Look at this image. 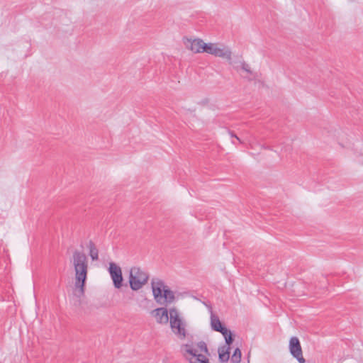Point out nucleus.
Instances as JSON below:
<instances>
[{
  "label": "nucleus",
  "instance_id": "1",
  "mask_svg": "<svg viewBox=\"0 0 363 363\" xmlns=\"http://www.w3.org/2000/svg\"><path fill=\"white\" fill-rule=\"evenodd\" d=\"M70 263L74 271V295L80 297L84 295L87 279L89 261L82 251L74 250L70 258Z\"/></svg>",
  "mask_w": 363,
  "mask_h": 363
},
{
  "label": "nucleus",
  "instance_id": "2",
  "mask_svg": "<svg viewBox=\"0 0 363 363\" xmlns=\"http://www.w3.org/2000/svg\"><path fill=\"white\" fill-rule=\"evenodd\" d=\"M152 289L155 301L160 305H167L174 300V294L163 281L160 279H152Z\"/></svg>",
  "mask_w": 363,
  "mask_h": 363
},
{
  "label": "nucleus",
  "instance_id": "3",
  "mask_svg": "<svg viewBox=\"0 0 363 363\" xmlns=\"http://www.w3.org/2000/svg\"><path fill=\"white\" fill-rule=\"evenodd\" d=\"M148 274L139 267H132L130 271L129 283L132 290L138 291L148 281Z\"/></svg>",
  "mask_w": 363,
  "mask_h": 363
},
{
  "label": "nucleus",
  "instance_id": "4",
  "mask_svg": "<svg viewBox=\"0 0 363 363\" xmlns=\"http://www.w3.org/2000/svg\"><path fill=\"white\" fill-rule=\"evenodd\" d=\"M169 323L173 333L181 339L185 338L186 324L175 308L169 309Z\"/></svg>",
  "mask_w": 363,
  "mask_h": 363
},
{
  "label": "nucleus",
  "instance_id": "5",
  "mask_svg": "<svg viewBox=\"0 0 363 363\" xmlns=\"http://www.w3.org/2000/svg\"><path fill=\"white\" fill-rule=\"evenodd\" d=\"M206 52L216 57H221L228 61L232 60V52L230 49L222 44L219 43H207Z\"/></svg>",
  "mask_w": 363,
  "mask_h": 363
},
{
  "label": "nucleus",
  "instance_id": "6",
  "mask_svg": "<svg viewBox=\"0 0 363 363\" xmlns=\"http://www.w3.org/2000/svg\"><path fill=\"white\" fill-rule=\"evenodd\" d=\"M183 355L189 363H209L208 359L202 354H198L189 345H184L182 347Z\"/></svg>",
  "mask_w": 363,
  "mask_h": 363
},
{
  "label": "nucleus",
  "instance_id": "7",
  "mask_svg": "<svg viewBox=\"0 0 363 363\" xmlns=\"http://www.w3.org/2000/svg\"><path fill=\"white\" fill-rule=\"evenodd\" d=\"M184 44L186 49L191 50L194 53L206 52L207 43L199 38H184Z\"/></svg>",
  "mask_w": 363,
  "mask_h": 363
},
{
  "label": "nucleus",
  "instance_id": "8",
  "mask_svg": "<svg viewBox=\"0 0 363 363\" xmlns=\"http://www.w3.org/2000/svg\"><path fill=\"white\" fill-rule=\"evenodd\" d=\"M289 348L291 354L296 358L299 363H305L306 359L303 356V352L300 341L298 337H292L289 340Z\"/></svg>",
  "mask_w": 363,
  "mask_h": 363
},
{
  "label": "nucleus",
  "instance_id": "9",
  "mask_svg": "<svg viewBox=\"0 0 363 363\" xmlns=\"http://www.w3.org/2000/svg\"><path fill=\"white\" fill-rule=\"evenodd\" d=\"M108 271L113 280V285L116 289L122 286L123 276L122 271L119 266L113 262L109 264Z\"/></svg>",
  "mask_w": 363,
  "mask_h": 363
},
{
  "label": "nucleus",
  "instance_id": "10",
  "mask_svg": "<svg viewBox=\"0 0 363 363\" xmlns=\"http://www.w3.org/2000/svg\"><path fill=\"white\" fill-rule=\"evenodd\" d=\"M152 315L155 318L157 323L160 324H167L169 320V311L166 308H158L151 312Z\"/></svg>",
  "mask_w": 363,
  "mask_h": 363
},
{
  "label": "nucleus",
  "instance_id": "11",
  "mask_svg": "<svg viewBox=\"0 0 363 363\" xmlns=\"http://www.w3.org/2000/svg\"><path fill=\"white\" fill-rule=\"evenodd\" d=\"M230 64L233 65L234 69H235L237 71H239L240 69L242 70L243 72H246L253 78L255 77V72L252 70L249 64H247L246 62H245L242 60H238L235 62L228 61Z\"/></svg>",
  "mask_w": 363,
  "mask_h": 363
},
{
  "label": "nucleus",
  "instance_id": "12",
  "mask_svg": "<svg viewBox=\"0 0 363 363\" xmlns=\"http://www.w3.org/2000/svg\"><path fill=\"white\" fill-rule=\"evenodd\" d=\"M230 347L223 346L218 348V358L220 362H227L230 359Z\"/></svg>",
  "mask_w": 363,
  "mask_h": 363
},
{
  "label": "nucleus",
  "instance_id": "13",
  "mask_svg": "<svg viewBox=\"0 0 363 363\" xmlns=\"http://www.w3.org/2000/svg\"><path fill=\"white\" fill-rule=\"evenodd\" d=\"M211 325L212 329L217 332L221 331L224 328L219 320V318L216 315L213 314L212 311L211 314Z\"/></svg>",
  "mask_w": 363,
  "mask_h": 363
},
{
  "label": "nucleus",
  "instance_id": "14",
  "mask_svg": "<svg viewBox=\"0 0 363 363\" xmlns=\"http://www.w3.org/2000/svg\"><path fill=\"white\" fill-rule=\"evenodd\" d=\"M89 255L91 258L92 260H97L98 259V254H99V252H98V250L97 248L96 247L95 245L94 244L93 242L90 241L89 242Z\"/></svg>",
  "mask_w": 363,
  "mask_h": 363
},
{
  "label": "nucleus",
  "instance_id": "15",
  "mask_svg": "<svg viewBox=\"0 0 363 363\" xmlns=\"http://www.w3.org/2000/svg\"><path fill=\"white\" fill-rule=\"evenodd\" d=\"M241 351L239 348H236L231 357V361L233 363H240L241 361Z\"/></svg>",
  "mask_w": 363,
  "mask_h": 363
},
{
  "label": "nucleus",
  "instance_id": "16",
  "mask_svg": "<svg viewBox=\"0 0 363 363\" xmlns=\"http://www.w3.org/2000/svg\"><path fill=\"white\" fill-rule=\"evenodd\" d=\"M197 347L199 350L196 349L198 352H204L205 354H208V350L207 348L206 344L204 342H200L197 344Z\"/></svg>",
  "mask_w": 363,
  "mask_h": 363
},
{
  "label": "nucleus",
  "instance_id": "17",
  "mask_svg": "<svg viewBox=\"0 0 363 363\" xmlns=\"http://www.w3.org/2000/svg\"><path fill=\"white\" fill-rule=\"evenodd\" d=\"M219 332L223 335L225 339V337H228V335H232L231 332L225 327L223 328V330L221 331H219Z\"/></svg>",
  "mask_w": 363,
  "mask_h": 363
},
{
  "label": "nucleus",
  "instance_id": "18",
  "mask_svg": "<svg viewBox=\"0 0 363 363\" xmlns=\"http://www.w3.org/2000/svg\"><path fill=\"white\" fill-rule=\"evenodd\" d=\"M225 343H226V345L225 346H229L233 343V337H232V335H228V337H225Z\"/></svg>",
  "mask_w": 363,
  "mask_h": 363
},
{
  "label": "nucleus",
  "instance_id": "19",
  "mask_svg": "<svg viewBox=\"0 0 363 363\" xmlns=\"http://www.w3.org/2000/svg\"><path fill=\"white\" fill-rule=\"evenodd\" d=\"M230 134L232 137H234L236 139V140H238L240 143H242L241 140L237 135H235L233 133H230Z\"/></svg>",
  "mask_w": 363,
  "mask_h": 363
},
{
  "label": "nucleus",
  "instance_id": "20",
  "mask_svg": "<svg viewBox=\"0 0 363 363\" xmlns=\"http://www.w3.org/2000/svg\"><path fill=\"white\" fill-rule=\"evenodd\" d=\"M236 143V140L232 141V143L235 144Z\"/></svg>",
  "mask_w": 363,
  "mask_h": 363
},
{
  "label": "nucleus",
  "instance_id": "21",
  "mask_svg": "<svg viewBox=\"0 0 363 363\" xmlns=\"http://www.w3.org/2000/svg\"><path fill=\"white\" fill-rule=\"evenodd\" d=\"M236 143V140L232 141V143L235 144Z\"/></svg>",
  "mask_w": 363,
  "mask_h": 363
}]
</instances>
